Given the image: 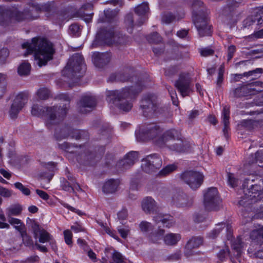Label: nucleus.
Wrapping results in <instances>:
<instances>
[{"mask_svg": "<svg viewBox=\"0 0 263 263\" xmlns=\"http://www.w3.org/2000/svg\"><path fill=\"white\" fill-rule=\"evenodd\" d=\"M22 48L27 49V54L34 53V59L40 67L45 65L53 58L55 50L52 44L41 38H33L30 43L22 44Z\"/></svg>", "mask_w": 263, "mask_h": 263, "instance_id": "f257e3e1", "label": "nucleus"}, {"mask_svg": "<svg viewBox=\"0 0 263 263\" xmlns=\"http://www.w3.org/2000/svg\"><path fill=\"white\" fill-rule=\"evenodd\" d=\"M161 132V130L158 126L154 125L145 131L137 134L136 137L140 141L153 140L158 146L163 147L168 146L171 141L179 135V132L174 129L167 130L159 135Z\"/></svg>", "mask_w": 263, "mask_h": 263, "instance_id": "f03ea898", "label": "nucleus"}, {"mask_svg": "<svg viewBox=\"0 0 263 263\" xmlns=\"http://www.w3.org/2000/svg\"><path fill=\"white\" fill-rule=\"evenodd\" d=\"M142 87L132 86L124 88L120 90H110L107 92L108 101L114 103L120 109L128 111L133 107L132 99L135 95L140 92Z\"/></svg>", "mask_w": 263, "mask_h": 263, "instance_id": "7ed1b4c3", "label": "nucleus"}, {"mask_svg": "<svg viewBox=\"0 0 263 263\" xmlns=\"http://www.w3.org/2000/svg\"><path fill=\"white\" fill-rule=\"evenodd\" d=\"M67 108L57 106L43 107L37 104H34L32 107L31 114L35 116H44L47 118L46 124L50 125L57 123L62 119L67 113Z\"/></svg>", "mask_w": 263, "mask_h": 263, "instance_id": "20e7f679", "label": "nucleus"}, {"mask_svg": "<svg viewBox=\"0 0 263 263\" xmlns=\"http://www.w3.org/2000/svg\"><path fill=\"white\" fill-rule=\"evenodd\" d=\"M85 70V65L83 63L82 56L80 54L73 55L68 61L66 66L62 71L64 76L70 79L79 78Z\"/></svg>", "mask_w": 263, "mask_h": 263, "instance_id": "39448f33", "label": "nucleus"}, {"mask_svg": "<svg viewBox=\"0 0 263 263\" xmlns=\"http://www.w3.org/2000/svg\"><path fill=\"white\" fill-rule=\"evenodd\" d=\"M182 180L193 190L198 189L202 184L204 176L199 172L189 171L183 173Z\"/></svg>", "mask_w": 263, "mask_h": 263, "instance_id": "423d86ee", "label": "nucleus"}, {"mask_svg": "<svg viewBox=\"0 0 263 263\" xmlns=\"http://www.w3.org/2000/svg\"><path fill=\"white\" fill-rule=\"evenodd\" d=\"M221 200L215 187L208 189L204 195V205L209 211L216 210L220 206Z\"/></svg>", "mask_w": 263, "mask_h": 263, "instance_id": "0eeeda50", "label": "nucleus"}, {"mask_svg": "<svg viewBox=\"0 0 263 263\" xmlns=\"http://www.w3.org/2000/svg\"><path fill=\"white\" fill-rule=\"evenodd\" d=\"M162 164V159L156 154L147 156L142 160V169L145 172L150 173L159 169Z\"/></svg>", "mask_w": 263, "mask_h": 263, "instance_id": "6e6552de", "label": "nucleus"}, {"mask_svg": "<svg viewBox=\"0 0 263 263\" xmlns=\"http://www.w3.org/2000/svg\"><path fill=\"white\" fill-rule=\"evenodd\" d=\"M263 193V186L259 184L252 185L248 190V194L239 201V204L245 206L258 200V197Z\"/></svg>", "mask_w": 263, "mask_h": 263, "instance_id": "1a4fd4ad", "label": "nucleus"}, {"mask_svg": "<svg viewBox=\"0 0 263 263\" xmlns=\"http://www.w3.org/2000/svg\"><path fill=\"white\" fill-rule=\"evenodd\" d=\"M193 20L200 36L211 34L210 26L207 24V17L201 14H194Z\"/></svg>", "mask_w": 263, "mask_h": 263, "instance_id": "9d476101", "label": "nucleus"}, {"mask_svg": "<svg viewBox=\"0 0 263 263\" xmlns=\"http://www.w3.org/2000/svg\"><path fill=\"white\" fill-rule=\"evenodd\" d=\"M27 98L26 95L20 93L14 99L10 110V116L11 118H15L20 111L27 103Z\"/></svg>", "mask_w": 263, "mask_h": 263, "instance_id": "9b49d317", "label": "nucleus"}, {"mask_svg": "<svg viewBox=\"0 0 263 263\" xmlns=\"http://www.w3.org/2000/svg\"><path fill=\"white\" fill-rule=\"evenodd\" d=\"M175 87L180 92L183 97L187 96L191 91L190 88V80L186 74L180 76L178 80L175 83Z\"/></svg>", "mask_w": 263, "mask_h": 263, "instance_id": "f8f14e48", "label": "nucleus"}, {"mask_svg": "<svg viewBox=\"0 0 263 263\" xmlns=\"http://www.w3.org/2000/svg\"><path fill=\"white\" fill-rule=\"evenodd\" d=\"M34 237L35 239H39L41 243L51 242L53 243V237L46 230L42 229L39 225L34 224L33 227Z\"/></svg>", "mask_w": 263, "mask_h": 263, "instance_id": "ddd939ff", "label": "nucleus"}, {"mask_svg": "<svg viewBox=\"0 0 263 263\" xmlns=\"http://www.w3.org/2000/svg\"><path fill=\"white\" fill-rule=\"evenodd\" d=\"M156 97L152 96L144 98L142 101L141 107L143 110L145 116L149 114L155 113L157 114V104L156 102Z\"/></svg>", "mask_w": 263, "mask_h": 263, "instance_id": "4468645a", "label": "nucleus"}, {"mask_svg": "<svg viewBox=\"0 0 263 263\" xmlns=\"http://www.w3.org/2000/svg\"><path fill=\"white\" fill-rule=\"evenodd\" d=\"M254 23L257 25L263 23V7L256 9L254 14L244 21L246 26H249Z\"/></svg>", "mask_w": 263, "mask_h": 263, "instance_id": "2eb2a0df", "label": "nucleus"}, {"mask_svg": "<svg viewBox=\"0 0 263 263\" xmlns=\"http://www.w3.org/2000/svg\"><path fill=\"white\" fill-rule=\"evenodd\" d=\"M96 105V99L91 96H85L81 100L79 105L80 111L83 113H86L89 111L87 108H91Z\"/></svg>", "mask_w": 263, "mask_h": 263, "instance_id": "dca6fc26", "label": "nucleus"}, {"mask_svg": "<svg viewBox=\"0 0 263 263\" xmlns=\"http://www.w3.org/2000/svg\"><path fill=\"white\" fill-rule=\"evenodd\" d=\"M174 202L178 205L183 207H187L192 205L193 199L187 196L183 193H178L174 195L173 198Z\"/></svg>", "mask_w": 263, "mask_h": 263, "instance_id": "f3484780", "label": "nucleus"}, {"mask_svg": "<svg viewBox=\"0 0 263 263\" xmlns=\"http://www.w3.org/2000/svg\"><path fill=\"white\" fill-rule=\"evenodd\" d=\"M110 60V55L108 53L96 52L93 54L92 61L96 67H102L108 63Z\"/></svg>", "mask_w": 263, "mask_h": 263, "instance_id": "a211bd4d", "label": "nucleus"}, {"mask_svg": "<svg viewBox=\"0 0 263 263\" xmlns=\"http://www.w3.org/2000/svg\"><path fill=\"white\" fill-rule=\"evenodd\" d=\"M174 138H175V137ZM173 141H175V142L171 145L170 143L168 146L171 149L179 152H185L189 151L191 148V145L188 142L186 141H183L180 139L175 140V139H174ZM172 141V140L171 142Z\"/></svg>", "mask_w": 263, "mask_h": 263, "instance_id": "6ab92c4d", "label": "nucleus"}, {"mask_svg": "<svg viewBox=\"0 0 263 263\" xmlns=\"http://www.w3.org/2000/svg\"><path fill=\"white\" fill-rule=\"evenodd\" d=\"M222 123L224 125L223 132L224 136L228 137V132L230 130L229 119H230V107L227 106L223 107L222 112Z\"/></svg>", "mask_w": 263, "mask_h": 263, "instance_id": "aec40b11", "label": "nucleus"}, {"mask_svg": "<svg viewBox=\"0 0 263 263\" xmlns=\"http://www.w3.org/2000/svg\"><path fill=\"white\" fill-rule=\"evenodd\" d=\"M110 36L112 39H111L110 42L108 41V43H114L117 45H126L131 43L130 39L125 35L117 34L115 35L110 33Z\"/></svg>", "mask_w": 263, "mask_h": 263, "instance_id": "412c9836", "label": "nucleus"}, {"mask_svg": "<svg viewBox=\"0 0 263 263\" xmlns=\"http://www.w3.org/2000/svg\"><path fill=\"white\" fill-rule=\"evenodd\" d=\"M181 236L179 233H170L165 235L163 238L164 243L169 246L176 245L180 240Z\"/></svg>", "mask_w": 263, "mask_h": 263, "instance_id": "4be33fe9", "label": "nucleus"}, {"mask_svg": "<svg viewBox=\"0 0 263 263\" xmlns=\"http://www.w3.org/2000/svg\"><path fill=\"white\" fill-rule=\"evenodd\" d=\"M142 206L143 210L148 213L156 212L157 210V206L155 200L151 197H146L143 199Z\"/></svg>", "mask_w": 263, "mask_h": 263, "instance_id": "5701e85b", "label": "nucleus"}, {"mask_svg": "<svg viewBox=\"0 0 263 263\" xmlns=\"http://www.w3.org/2000/svg\"><path fill=\"white\" fill-rule=\"evenodd\" d=\"M137 159L138 153L136 152H130L120 162V165H122L125 168H127L133 165Z\"/></svg>", "mask_w": 263, "mask_h": 263, "instance_id": "b1692460", "label": "nucleus"}, {"mask_svg": "<svg viewBox=\"0 0 263 263\" xmlns=\"http://www.w3.org/2000/svg\"><path fill=\"white\" fill-rule=\"evenodd\" d=\"M149 10L148 4L143 3L135 8V12L138 16H141L140 21L138 22V25H141L145 21V18L143 16L148 12Z\"/></svg>", "mask_w": 263, "mask_h": 263, "instance_id": "393cba45", "label": "nucleus"}, {"mask_svg": "<svg viewBox=\"0 0 263 263\" xmlns=\"http://www.w3.org/2000/svg\"><path fill=\"white\" fill-rule=\"evenodd\" d=\"M231 247L234 253V256L239 257L242 253L245 244L241 239L238 237L233 242Z\"/></svg>", "mask_w": 263, "mask_h": 263, "instance_id": "a878e982", "label": "nucleus"}, {"mask_svg": "<svg viewBox=\"0 0 263 263\" xmlns=\"http://www.w3.org/2000/svg\"><path fill=\"white\" fill-rule=\"evenodd\" d=\"M118 185V181L110 179L104 183L103 187V191L106 193H113L117 191Z\"/></svg>", "mask_w": 263, "mask_h": 263, "instance_id": "bb28decb", "label": "nucleus"}, {"mask_svg": "<svg viewBox=\"0 0 263 263\" xmlns=\"http://www.w3.org/2000/svg\"><path fill=\"white\" fill-rule=\"evenodd\" d=\"M231 95L235 98H240L250 95L248 86L245 85L235 88L231 92Z\"/></svg>", "mask_w": 263, "mask_h": 263, "instance_id": "cd10ccee", "label": "nucleus"}, {"mask_svg": "<svg viewBox=\"0 0 263 263\" xmlns=\"http://www.w3.org/2000/svg\"><path fill=\"white\" fill-rule=\"evenodd\" d=\"M8 221L10 224L21 233L22 236L24 238L25 225L21 220L13 217H8Z\"/></svg>", "mask_w": 263, "mask_h": 263, "instance_id": "c85d7f7f", "label": "nucleus"}, {"mask_svg": "<svg viewBox=\"0 0 263 263\" xmlns=\"http://www.w3.org/2000/svg\"><path fill=\"white\" fill-rule=\"evenodd\" d=\"M154 218L157 222H161L163 226L166 228H170L174 225V222L170 216H164L161 214H158L157 216H154Z\"/></svg>", "mask_w": 263, "mask_h": 263, "instance_id": "c756f323", "label": "nucleus"}, {"mask_svg": "<svg viewBox=\"0 0 263 263\" xmlns=\"http://www.w3.org/2000/svg\"><path fill=\"white\" fill-rule=\"evenodd\" d=\"M23 210L22 206L19 204H14L6 209V214L8 217L20 215Z\"/></svg>", "mask_w": 263, "mask_h": 263, "instance_id": "7c9ffc66", "label": "nucleus"}, {"mask_svg": "<svg viewBox=\"0 0 263 263\" xmlns=\"http://www.w3.org/2000/svg\"><path fill=\"white\" fill-rule=\"evenodd\" d=\"M250 237L258 243L263 241V226L253 230L251 233Z\"/></svg>", "mask_w": 263, "mask_h": 263, "instance_id": "2f4dec72", "label": "nucleus"}, {"mask_svg": "<svg viewBox=\"0 0 263 263\" xmlns=\"http://www.w3.org/2000/svg\"><path fill=\"white\" fill-rule=\"evenodd\" d=\"M248 86L250 95L263 90V83L259 81H256L253 84L248 85Z\"/></svg>", "mask_w": 263, "mask_h": 263, "instance_id": "473e14b6", "label": "nucleus"}, {"mask_svg": "<svg viewBox=\"0 0 263 263\" xmlns=\"http://www.w3.org/2000/svg\"><path fill=\"white\" fill-rule=\"evenodd\" d=\"M202 243V239L200 237H193L187 242L186 247L188 249L198 248Z\"/></svg>", "mask_w": 263, "mask_h": 263, "instance_id": "72a5a7b5", "label": "nucleus"}, {"mask_svg": "<svg viewBox=\"0 0 263 263\" xmlns=\"http://www.w3.org/2000/svg\"><path fill=\"white\" fill-rule=\"evenodd\" d=\"M226 227V224L224 223L217 224L215 228L209 233V237L212 239L216 238L220 231Z\"/></svg>", "mask_w": 263, "mask_h": 263, "instance_id": "f704fd0d", "label": "nucleus"}, {"mask_svg": "<svg viewBox=\"0 0 263 263\" xmlns=\"http://www.w3.org/2000/svg\"><path fill=\"white\" fill-rule=\"evenodd\" d=\"M31 69L30 64L23 63L18 68V73L20 76H27L29 74Z\"/></svg>", "mask_w": 263, "mask_h": 263, "instance_id": "c9c22d12", "label": "nucleus"}, {"mask_svg": "<svg viewBox=\"0 0 263 263\" xmlns=\"http://www.w3.org/2000/svg\"><path fill=\"white\" fill-rule=\"evenodd\" d=\"M177 169V166L174 164H170L162 168L159 173L160 176H165L173 172Z\"/></svg>", "mask_w": 263, "mask_h": 263, "instance_id": "e433bc0d", "label": "nucleus"}, {"mask_svg": "<svg viewBox=\"0 0 263 263\" xmlns=\"http://www.w3.org/2000/svg\"><path fill=\"white\" fill-rule=\"evenodd\" d=\"M69 182L68 184L69 186L68 188H66L65 190L67 191H70V188L71 190L75 191H81L82 189L80 187L79 184L75 181V180L72 177L68 176Z\"/></svg>", "mask_w": 263, "mask_h": 263, "instance_id": "4c0bfd02", "label": "nucleus"}, {"mask_svg": "<svg viewBox=\"0 0 263 263\" xmlns=\"http://www.w3.org/2000/svg\"><path fill=\"white\" fill-rule=\"evenodd\" d=\"M111 258L114 263H124V258L123 256L119 252L114 250L111 253Z\"/></svg>", "mask_w": 263, "mask_h": 263, "instance_id": "58836bf2", "label": "nucleus"}, {"mask_svg": "<svg viewBox=\"0 0 263 263\" xmlns=\"http://www.w3.org/2000/svg\"><path fill=\"white\" fill-rule=\"evenodd\" d=\"M228 182L230 186L235 187L239 184V180L235 177L234 174L228 173Z\"/></svg>", "mask_w": 263, "mask_h": 263, "instance_id": "ea45409f", "label": "nucleus"}, {"mask_svg": "<svg viewBox=\"0 0 263 263\" xmlns=\"http://www.w3.org/2000/svg\"><path fill=\"white\" fill-rule=\"evenodd\" d=\"M37 95L40 99L45 100L49 97L50 92L46 88H41L37 91Z\"/></svg>", "mask_w": 263, "mask_h": 263, "instance_id": "a19ab883", "label": "nucleus"}, {"mask_svg": "<svg viewBox=\"0 0 263 263\" xmlns=\"http://www.w3.org/2000/svg\"><path fill=\"white\" fill-rule=\"evenodd\" d=\"M14 185L16 189L21 191L25 195L28 196L30 194V190L23 185L22 183L20 182H16Z\"/></svg>", "mask_w": 263, "mask_h": 263, "instance_id": "79ce46f5", "label": "nucleus"}, {"mask_svg": "<svg viewBox=\"0 0 263 263\" xmlns=\"http://www.w3.org/2000/svg\"><path fill=\"white\" fill-rule=\"evenodd\" d=\"M125 23L128 26L127 30L131 33L132 28L134 26V18L132 14H129L126 15L125 18Z\"/></svg>", "mask_w": 263, "mask_h": 263, "instance_id": "37998d69", "label": "nucleus"}, {"mask_svg": "<svg viewBox=\"0 0 263 263\" xmlns=\"http://www.w3.org/2000/svg\"><path fill=\"white\" fill-rule=\"evenodd\" d=\"M164 230L162 229L159 230L156 233L153 234L151 237V239L152 241L154 242H158L159 240L161 239V236L164 235Z\"/></svg>", "mask_w": 263, "mask_h": 263, "instance_id": "c03bdc74", "label": "nucleus"}, {"mask_svg": "<svg viewBox=\"0 0 263 263\" xmlns=\"http://www.w3.org/2000/svg\"><path fill=\"white\" fill-rule=\"evenodd\" d=\"M255 160L256 163H258V165L263 167V165H260L263 163V149L258 151L255 154Z\"/></svg>", "mask_w": 263, "mask_h": 263, "instance_id": "a18cd8bd", "label": "nucleus"}, {"mask_svg": "<svg viewBox=\"0 0 263 263\" xmlns=\"http://www.w3.org/2000/svg\"><path fill=\"white\" fill-rule=\"evenodd\" d=\"M0 229H9V224L6 222V218L2 211H0Z\"/></svg>", "mask_w": 263, "mask_h": 263, "instance_id": "49530a36", "label": "nucleus"}, {"mask_svg": "<svg viewBox=\"0 0 263 263\" xmlns=\"http://www.w3.org/2000/svg\"><path fill=\"white\" fill-rule=\"evenodd\" d=\"M80 27L77 24H72L69 27V31L73 35L79 36L80 33Z\"/></svg>", "mask_w": 263, "mask_h": 263, "instance_id": "de8ad7c7", "label": "nucleus"}, {"mask_svg": "<svg viewBox=\"0 0 263 263\" xmlns=\"http://www.w3.org/2000/svg\"><path fill=\"white\" fill-rule=\"evenodd\" d=\"M64 239L66 244L68 245H71L72 234L71 231L69 230H66L64 232Z\"/></svg>", "mask_w": 263, "mask_h": 263, "instance_id": "09e8293b", "label": "nucleus"}, {"mask_svg": "<svg viewBox=\"0 0 263 263\" xmlns=\"http://www.w3.org/2000/svg\"><path fill=\"white\" fill-rule=\"evenodd\" d=\"M148 40L150 43H158L162 40L161 37L157 33H154L148 37Z\"/></svg>", "mask_w": 263, "mask_h": 263, "instance_id": "8fccbe9b", "label": "nucleus"}, {"mask_svg": "<svg viewBox=\"0 0 263 263\" xmlns=\"http://www.w3.org/2000/svg\"><path fill=\"white\" fill-rule=\"evenodd\" d=\"M9 55V50L7 48H3L0 50V64L4 63Z\"/></svg>", "mask_w": 263, "mask_h": 263, "instance_id": "3c124183", "label": "nucleus"}, {"mask_svg": "<svg viewBox=\"0 0 263 263\" xmlns=\"http://www.w3.org/2000/svg\"><path fill=\"white\" fill-rule=\"evenodd\" d=\"M175 19L174 16L170 13H165L162 17V21L166 24L171 23Z\"/></svg>", "mask_w": 263, "mask_h": 263, "instance_id": "603ef678", "label": "nucleus"}, {"mask_svg": "<svg viewBox=\"0 0 263 263\" xmlns=\"http://www.w3.org/2000/svg\"><path fill=\"white\" fill-rule=\"evenodd\" d=\"M201 56L206 57L214 54V50L209 48H201L199 50Z\"/></svg>", "mask_w": 263, "mask_h": 263, "instance_id": "864d4df0", "label": "nucleus"}, {"mask_svg": "<svg viewBox=\"0 0 263 263\" xmlns=\"http://www.w3.org/2000/svg\"><path fill=\"white\" fill-rule=\"evenodd\" d=\"M139 227L141 231L147 232L152 227L150 223L146 221H142L139 224Z\"/></svg>", "mask_w": 263, "mask_h": 263, "instance_id": "5fc2aeb1", "label": "nucleus"}, {"mask_svg": "<svg viewBox=\"0 0 263 263\" xmlns=\"http://www.w3.org/2000/svg\"><path fill=\"white\" fill-rule=\"evenodd\" d=\"M230 253V250L228 249L226 250H221L218 254V258H219L220 261H223L226 257L229 255Z\"/></svg>", "mask_w": 263, "mask_h": 263, "instance_id": "6e6d98bb", "label": "nucleus"}, {"mask_svg": "<svg viewBox=\"0 0 263 263\" xmlns=\"http://www.w3.org/2000/svg\"><path fill=\"white\" fill-rule=\"evenodd\" d=\"M236 51L235 46L231 45L228 49V61H230L233 58L234 52Z\"/></svg>", "mask_w": 263, "mask_h": 263, "instance_id": "4d7b16f0", "label": "nucleus"}, {"mask_svg": "<svg viewBox=\"0 0 263 263\" xmlns=\"http://www.w3.org/2000/svg\"><path fill=\"white\" fill-rule=\"evenodd\" d=\"M127 211L125 209H122L120 211H119L118 213V217L120 220H124L127 217Z\"/></svg>", "mask_w": 263, "mask_h": 263, "instance_id": "13d9d810", "label": "nucleus"}, {"mask_svg": "<svg viewBox=\"0 0 263 263\" xmlns=\"http://www.w3.org/2000/svg\"><path fill=\"white\" fill-rule=\"evenodd\" d=\"M36 194L44 200H47L49 198V196L44 191L36 190Z\"/></svg>", "mask_w": 263, "mask_h": 263, "instance_id": "bf43d9fd", "label": "nucleus"}, {"mask_svg": "<svg viewBox=\"0 0 263 263\" xmlns=\"http://www.w3.org/2000/svg\"><path fill=\"white\" fill-rule=\"evenodd\" d=\"M12 195V191L10 190L7 188H4V190L2 191L0 195L3 196L4 198H9Z\"/></svg>", "mask_w": 263, "mask_h": 263, "instance_id": "052dcab7", "label": "nucleus"}, {"mask_svg": "<svg viewBox=\"0 0 263 263\" xmlns=\"http://www.w3.org/2000/svg\"><path fill=\"white\" fill-rule=\"evenodd\" d=\"M71 229L75 233H78L84 231L83 228L79 224L76 223L71 227Z\"/></svg>", "mask_w": 263, "mask_h": 263, "instance_id": "680f3d73", "label": "nucleus"}, {"mask_svg": "<svg viewBox=\"0 0 263 263\" xmlns=\"http://www.w3.org/2000/svg\"><path fill=\"white\" fill-rule=\"evenodd\" d=\"M199 115V111L198 110H192L189 115V118L191 120L194 119Z\"/></svg>", "mask_w": 263, "mask_h": 263, "instance_id": "e2e57ef3", "label": "nucleus"}, {"mask_svg": "<svg viewBox=\"0 0 263 263\" xmlns=\"http://www.w3.org/2000/svg\"><path fill=\"white\" fill-rule=\"evenodd\" d=\"M187 33H188V31L187 30L183 29V30L178 31L177 32V35L178 36H179L181 38H183L187 35Z\"/></svg>", "mask_w": 263, "mask_h": 263, "instance_id": "0e129e2a", "label": "nucleus"}, {"mask_svg": "<svg viewBox=\"0 0 263 263\" xmlns=\"http://www.w3.org/2000/svg\"><path fill=\"white\" fill-rule=\"evenodd\" d=\"M121 236L124 238H125L127 236L128 233H129V230H126L124 229H120L118 230Z\"/></svg>", "mask_w": 263, "mask_h": 263, "instance_id": "69168bd1", "label": "nucleus"}, {"mask_svg": "<svg viewBox=\"0 0 263 263\" xmlns=\"http://www.w3.org/2000/svg\"><path fill=\"white\" fill-rule=\"evenodd\" d=\"M177 72L176 68H172L165 70V74L167 76H171Z\"/></svg>", "mask_w": 263, "mask_h": 263, "instance_id": "338daca9", "label": "nucleus"}, {"mask_svg": "<svg viewBox=\"0 0 263 263\" xmlns=\"http://www.w3.org/2000/svg\"><path fill=\"white\" fill-rule=\"evenodd\" d=\"M84 134V132L76 130L74 132V135L72 136V137L75 138L76 139H80L82 138V137Z\"/></svg>", "mask_w": 263, "mask_h": 263, "instance_id": "774afa93", "label": "nucleus"}]
</instances>
